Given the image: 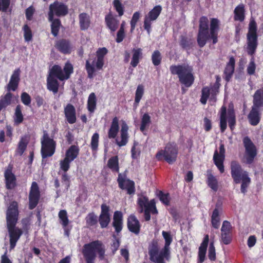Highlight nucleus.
<instances>
[{
  "label": "nucleus",
  "mask_w": 263,
  "mask_h": 263,
  "mask_svg": "<svg viewBox=\"0 0 263 263\" xmlns=\"http://www.w3.org/2000/svg\"><path fill=\"white\" fill-rule=\"evenodd\" d=\"M162 235L164 239V246L162 248V252L161 255H168L170 257V245L173 241V237L170 232H166L163 231Z\"/></svg>",
  "instance_id": "c756f323"
},
{
  "label": "nucleus",
  "mask_w": 263,
  "mask_h": 263,
  "mask_svg": "<svg viewBox=\"0 0 263 263\" xmlns=\"http://www.w3.org/2000/svg\"><path fill=\"white\" fill-rule=\"evenodd\" d=\"M12 171L13 165L9 164L4 172L5 186L8 190H13L17 186L16 177Z\"/></svg>",
  "instance_id": "aec40b11"
},
{
  "label": "nucleus",
  "mask_w": 263,
  "mask_h": 263,
  "mask_svg": "<svg viewBox=\"0 0 263 263\" xmlns=\"http://www.w3.org/2000/svg\"><path fill=\"white\" fill-rule=\"evenodd\" d=\"M64 113L67 122L72 124L77 121L76 109L74 106L70 104H67L64 108Z\"/></svg>",
  "instance_id": "393cba45"
},
{
  "label": "nucleus",
  "mask_w": 263,
  "mask_h": 263,
  "mask_svg": "<svg viewBox=\"0 0 263 263\" xmlns=\"http://www.w3.org/2000/svg\"><path fill=\"white\" fill-rule=\"evenodd\" d=\"M73 72V67L69 62H67L65 63L63 69L58 65H53L47 78V89L52 91L53 94L57 93L59 88V83L55 78L60 81L68 80Z\"/></svg>",
  "instance_id": "7ed1b4c3"
},
{
  "label": "nucleus",
  "mask_w": 263,
  "mask_h": 263,
  "mask_svg": "<svg viewBox=\"0 0 263 263\" xmlns=\"http://www.w3.org/2000/svg\"><path fill=\"white\" fill-rule=\"evenodd\" d=\"M21 70L20 68L16 69L10 77V81L7 84V90L15 91L18 86L20 81Z\"/></svg>",
  "instance_id": "a878e982"
},
{
  "label": "nucleus",
  "mask_w": 263,
  "mask_h": 263,
  "mask_svg": "<svg viewBox=\"0 0 263 263\" xmlns=\"http://www.w3.org/2000/svg\"><path fill=\"white\" fill-rule=\"evenodd\" d=\"M68 13V6L62 2L55 1L49 5L48 13V20H52L54 16L63 17Z\"/></svg>",
  "instance_id": "2eb2a0df"
},
{
  "label": "nucleus",
  "mask_w": 263,
  "mask_h": 263,
  "mask_svg": "<svg viewBox=\"0 0 263 263\" xmlns=\"http://www.w3.org/2000/svg\"><path fill=\"white\" fill-rule=\"evenodd\" d=\"M142 50L141 48H134L132 50L133 55L130 65L133 67H136L139 63L140 59L142 58Z\"/></svg>",
  "instance_id": "ea45409f"
},
{
  "label": "nucleus",
  "mask_w": 263,
  "mask_h": 263,
  "mask_svg": "<svg viewBox=\"0 0 263 263\" xmlns=\"http://www.w3.org/2000/svg\"><path fill=\"white\" fill-rule=\"evenodd\" d=\"M179 45L183 49L187 51L193 48L195 45V42L186 36L181 35Z\"/></svg>",
  "instance_id": "e433bc0d"
},
{
  "label": "nucleus",
  "mask_w": 263,
  "mask_h": 263,
  "mask_svg": "<svg viewBox=\"0 0 263 263\" xmlns=\"http://www.w3.org/2000/svg\"><path fill=\"white\" fill-rule=\"evenodd\" d=\"M98 222L102 229L107 228L110 220V214L109 213V206L105 203L101 205V213L98 218Z\"/></svg>",
  "instance_id": "412c9836"
},
{
  "label": "nucleus",
  "mask_w": 263,
  "mask_h": 263,
  "mask_svg": "<svg viewBox=\"0 0 263 263\" xmlns=\"http://www.w3.org/2000/svg\"><path fill=\"white\" fill-rule=\"evenodd\" d=\"M24 40L29 42L32 40L33 34L31 28L27 24H25L23 27Z\"/></svg>",
  "instance_id": "3c124183"
},
{
  "label": "nucleus",
  "mask_w": 263,
  "mask_h": 263,
  "mask_svg": "<svg viewBox=\"0 0 263 263\" xmlns=\"http://www.w3.org/2000/svg\"><path fill=\"white\" fill-rule=\"evenodd\" d=\"M97 97L94 92L89 94L87 103V108L90 113H93L96 109Z\"/></svg>",
  "instance_id": "c03bdc74"
},
{
  "label": "nucleus",
  "mask_w": 263,
  "mask_h": 263,
  "mask_svg": "<svg viewBox=\"0 0 263 263\" xmlns=\"http://www.w3.org/2000/svg\"><path fill=\"white\" fill-rule=\"evenodd\" d=\"M210 95V89L207 86L203 87L201 90V96L200 99L201 103L203 105L205 104Z\"/></svg>",
  "instance_id": "603ef678"
},
{
  "label": "nucleus",
  "mask_w": 263,
  "mask_h": 263,
  "mask_svg": "<svg viewBox=\"0 0 263 263\" xmlns=\"http://www.w3.org/2000/svg\"><path fill=\"white\" fill-rule=\"evenodd\" d=\"M85 220L86 224L88 227H93L98 222V217L93 212L88 213L85 217Z\"/></svg>",
  "instance_id": "8fccbe9b"
},
{
  "label": "nucleus",
  "mask_w": 263,
  "mask_h": 263,
  "mask_svg": "<svg viewBox=\"0 0 263 263\" xmlns=\"http://www.w3.org/2000/svg\"><path fill=\"white\" fill-rule=\"evenodd\" d=\"M207 181L208 185L214 191L216 192L218 190V181L216 177L212 174L211 171H207Z\"/></svg>",
  "instance_id": "4c0bfd02"
},
{
  "label": "nucleus",
  "mask_w": 263,
  "mask_h": 263,
  "mask_svg": "<svg viewBox=\"0 0 263 263\" xmlns=\"http://www.w3.org/2000/svg\"><path fill=\"white\" fill-rule=\"evenodd\" d=\"M79 151L78 146L71 145L66 150L65 158L60 161V169L63 172H67L70 168L71 162L78 157Z\"/></svg>",
  "instance_id": "ddd939ff"
},
{
  "label": "nucleus",
  "mask_w": 263,
  "mask_h": 263,
  "mask_svg": "<svg viewBox=\"0 0 263 263\" xmlns=\"http://www.w3.org/2000/svg\"><path fill=\"white\" fill-rule=\"evenodd\" d=\"M151 123V118L148 113H145L141 117L140 130L143 132Z\"/></svg>",
  "instance_id": "49530a36"
},
{
  "label": "nucleus",
  "mask_w": 263,
  "mask_h": 263,
  "mask_svg": "<svg viewBox=\"0 0 263 263\" xmlns=\"http://www.w3.org/2000/svg\"><path fill=\"white\" fill-rule=\"evenodd\" d=\"M208 257L211 261H215L216 260L215 248L213 242H211L210 243L208 250Z\"/></svg>",
  "instance_id": "680f3d73"
},
{
  "label": "nucleus",
  "mask_w": 263,
  "mask_h": 263,
  "mask_svg": "<svg viewBox=\"0 0 263 263\" xmlns=\"http://www.w3.org/2000/svg\"><path fill=\"white\" fill-rule=\"evenodd\" d=\"M24 120V116L22 112V106L17 105L15 109L14 121L15 124H20Z\"/></svg>",
  "instance_id": "de8ad7c7"
},
{
  "label": "nucleus",
  "mask_w": 263,
  "mask_h": 263,
  "mask_svg": "<svg viewBox=\"0 0 263 263\" xmlns=\"http://www.w3.org/2000/svg\"><path fill=\"white\" fill-rule=\"evenodd\" d=\"M247 52L252 57L247 71L249 75L254 74L256 69L254 54L258 46V35L257 25L255 21H251L249 25L248 32L247 35Z\"/></svg>",
  "instance_id": "20e7f679"
},
{
  "label": "nucleus",
  "mask_w": 263,
  "mask_h": 263,
  "mask_svg": "<svg viewBox=\"0 0 263 263\" xmlns=\"http://www.w3.org/2000/svg\"><path fill=\"white\" fill-rule=\"evenodd\" d=\"M219 152L217 149L214 152L213 155V161L220 173H223L224 172L223 162L225 159V148L224 144L221 143L219 145Z\"/></svg>",
  "instance_id": "6ab92c4d"
},
{
  "label": "nucleus",
  "mask_w": 263,
  "mask_h": 263,
  "mask_svg": "<svg viewBox=\"0 0 263 263\" xmlns=\"http://www.w3.org/2000/svg\"><path fill=\"white\" fill-rule=\"evenodd\" d=\"M41 154L42 159L52 156L55 152L57 142L45 131L41 139Z\"/></svg>",
  "instance_id": "1a4fd4ad"
},
{
  "label": "nucleus",
  "mask_w": 263,
  "mask_h": 263,
  "mask_svg": "<svg viewBox=\"0 0 263 263\" xmlns=\"http://www.w3.org/2000/svg\"><path fill=\"white\" fill-rule=\"evenodd\" d=\"M105 246L99 240L92 241L83 246L82 254L86 263H95L97 257L102 260L105 255Z\"/></svg>",
  "instance_id": "39448f33"
},
{
  "label": "nucleus",
  "mask_w": 263,
  "mask_h": 263,
  "mask_svg": "<svg viewBox=\"0 0 263 263\" xmlns=\"http://www.w3.org/2000/svg\"><path fill=\"white\" fill-rule=\"evenodd\" d=\"M152 61L154 66H157L161 64L162 56L160 51L158 50H155L152 55Z\"/></svg>",
  "instance_id": "6e6d98bb"
},
{
  "label": "nucleus",
  "mask_w": 263,
  "mask_h": 263,
  "mask_svg": "<svg viewBox=\"0 0 263 263\" xmlns=\"http://www.w3.org/2000/svg\"><path fill=\"white\" fill-rule=\"evenodd\" d=\"M107 53L108 50L105 47L99 48L96 51L97 59L94 57L93 59L89 58L86 60L85 69L88 78H93L97 70L102 69L104 64V57Z\"/></svg>",
  "instance_id": "6e6552de"
},
{
  "label": "nucleus",
  "mask_w": 263,
  "mask_h": 263,
  "mask_svg": "<svg viewBox=\"0 0 263 263\" xmlns=\"http://www.w3.org/2000/svg\"><path fill=\"white\" fill-rule=\"evenodd\" d=\"M59 217L61 221L63 227H66L69 223V219L66 211L65 210H60L59 212Z\"/></svg>",
  "instance_id": "864d4df0"
},
{
  "label": "nucleus",
  "mask_w": 263,
  "mask_h": 263,
  "mask_svg": "<svg viewBox=\"0 0 263 263\" xmlns=\"http://www.w3.org/2000/svg\"><path fill=\"white\" fill-rule=\"evenodd\" d=\"M159 246L157 240H153L148 247L149 259L154 263H165L164 259L168 260V255H161L162 249L159 253Z\"/></svg>",
  "instance_id": "4468645a"
},
{
  "label": "nucleus",
  "mask_w": 263,
  "mask_h": 263,
  "mask_svg": "<svg viewBox=\"0 0 263 263\" xmlns=\"http://www.w3.org/2000/svg\"><path fill=\"white\" fill-rule=\"evenodd\" d=\"M209 241V237L208 235H205L203 240L201 243L198 251V262L202 263L205 258L207 247Z\"/></svg>",
  "instance_id": "7c9ffc66"
},
{
  "label": "nucleus",
  "mask_w": 263,
  "mask_h": 263,
  "mask_svg": "<svg viewBox=\"0 0 263 263\" xmlns=\"http://www.w3.org/2000/svg\"><path fill=\"white\" fill-rule=\"evenodd\" d=\"M21 100L22 102L26 106H30L31 101V98L30 95L26 92H23L21 95Z\"/></svg>",
  "instance_id": "0e129e2a"
},
{
  "label": "nucleus",
  "mask_w": 263,
  "mask_h": 263,
  "mask_svg": "<svg viewBox=\"0 0 263 263\" xmlns=\"http://www.w3.org/2000/svg\"><path fill=\"white\" fill-rule=\"evenodd\" d=\"M79 25L81 30H87L90 26V16L85 12H83L79 15Z\"/></svg>",
  "instance_id": "f704fd0d"
},
{
  "label": "nucleus",
  "mask_w": 263,
  "mask_h": 263,
  "mask_svg": "<svg viewBox=\"0 0 263 263\" xmlns=\"http://www.w3.org/2000/svg\"><path fill=\"white\" fill-rule=\"evenodd\" d=\"M235 65V59L233 57H231L224 70V79L227 82H229L232 77L234 71Z\"/></svg>",
  "instance_id": "473e14b6"
},
{
  "label": "nucleus",
  "mask_w": 263,
  "mask_h": 263,
  "mask_svg": "<svg viewBox=\"0 0 263 263\" xmlns=\"http://www.w3.org/2000/svg\"><path fill=\"white\" fill-rule=\"evenodd\" d=\"M259 107H257L253 104L248 115L249 122L252 126H256L260 122L261 114L259 111Z\"/></svg>",
  "instance_id": "5701e85b"
},
{
  "label": "nucleus",
  "mask_w": 263,
  "mask_h": 263,
  "mask_svg": "<svg viewBox=\"0 0 263 263\" xmlns=\"http://www.w3.org/2000/svg\"><path fill=\"white\" fill-rule=\"evenodd\" d=\"M144 93V86L142 84H139L137 87V89L135 92V99L136 100V102L139 100H141Z\"/></svg>",
  "instance_id": "e2e57ef3"
},
{
  "label": "nucleus",
  "mask_w": 263,
  "mask_h": 263,
  "mask_svg": "<svg viewBox=\"0 0 263 263\" xmlns=\"http://www.w3.org/2000/svg\"><path fill=\"white\" fill-rule=\"evenodd\" d=\"M120 129L119 120L117 117L112 118L110 126L108 130L107 137L109 139L116 138Z\"/></svg>",
  "instance_id": "c85d7f7f"
},
{
  "label": "nucleus",
  "mask_w": 263,
  "mask_h": 263,
  "mask_svg": "<svg viewBox=\"0 0 263 263\" xmlns=\"http://www.w3.org/2000/svg\"><path fill=\"white\" fill-rule=\"evenodd\" d=\"M18 218V204L14 201L10 203L6 212V224L10 249H13L15 247L17 242L23 233L21 228L16 227Z\"/></svg>",
  "instance_id": "f03ea898"
},
{
  "label": "nucleus",
  "mask_w": 263,
  "mask_h": 263,
  "mask_svg": "<svg viewBox=\"0 0 263 263\" xmlns=\"http://www.w3.org/2000/svg\"><path fill=\"white\" fill-rule=\"evenodd\" d=\"M127 227L130 232L136 235L139 234L141 224L135 215L131 214L128 217L127 219Z\"/></svg>",
  "instance_id": "b1692460"
},
{
  "label": "nucleus",
  "mask_w": 263,
  "mask_h": 263,
  "mask_svg": "<svg viewBox=\"0 0 263 263\" xmlns=\"http://www.w3.org/2000/svg\"><path fill=\"white\" fill-rule=\"evenodd\" d=\"M245 18V5L242 3L237 6L234 10V20L240 22H243Z\"/></svg>",
  "instance_id": "c9c22d12"
},
{
  "label": "nucleus",
  "mask_w": 263,
  "mask_h": 263,
  "mask_svg": "<svg viewBox=\"0 0 263 263\" xmlns=\"http://www.w3.org/2000/svg\"><path fill=\"white\" fill-rule=\"evenodd\" d=\"M29 138L27 136H24L21 137L16 149V152L20 156H22L26 151L27 145L29 143Z\"/></svg>",
  "instance_id": "79ce46f5"
},
{
  "label": "nucleus",
  "mask_w": 263,
  "mask_h": 263,
  "mask_svg": "<svg viewBox=\"0 0 263 263\" xmlns=\"http://www.w3.org/2000/svg\"><path fill=\"white\" fill-rule=\"evenodd\" d=\"M227 127V107L223 105L220 109V130L223 133Z\"/></svg>",
  "instance_id": "37998d69"
},
{
  "label": "nucleus",
  "mask_w": 263,
  "mask_h": 263,
  "mask_svg": "<svg viewBox=\"0 0 263 263\" xmlns=\"http://www.w3.org/2000/svg\"><path fill=\"white\" fill-rule=\"evenodd\" d=\"M158 197L160 200L164 204L168 205L170 204V195L168 193H164L162 191H160L158 194Z\"/></svg>",
  "instance_id": "bf43d9fd"
},
{
  "label": "nucleus",
  "mask_w": 263,
  "mask_h": 263,
  "mask_svg": "<svg viewBox=\"0 0 263 263\" xmlns=\"http://www.w3.org/2000/svg\"><path fill=\"white\" fill-rule=\"evenodd\" d=\"M230 168L231 174L234 182L239 184L241 182L240 190L241 193L245 194L251 183V179L249 177L248 173L242 169L241 165L237 161H232L231 162Z\"/></svg>",
  "instance_id": "0eeeda50"
},
{
  "label": "nucleus",
  "mask_w": 263,
  "mask_h": 263,
  "mask_svg": "<svg viewBox=\"0 0 263 263\" xmlns=\"http://www.w3.org/2000/svg\"><path fill=\"white\" fill-rule=\"evenodd\" d=\"M242 143L245 148L243 162L247 164H251L257 155V147L248 136L243 138Z\"/></svg>",
  "instance_id": "9b49d317"
},
{
  "label": "nucleus",
  "mask_w": 263,
  "mask_h": 263,
  "mask_svg": "<svg viewBox=\"0 0 263 263\" xmlns=\"http://www.w3.org/2000/svg\"><path fill=\"white\" fill-rule=\"evenodd\" d=\"M178 153V147L174 143H168L164 150L158 151L156 155V158L158 161L164 159L168 163L173 164L174 163L177 157Z\"/></svg>",
  "instance_id": "9d476101"
},
{
  "label": "nucleus",
  "mask_w": 263,
  "mask_h": 263,
  "mask_svg": "<svg viewBox=\"0 0 263 263\" xmlns=\"http://www.w3.org/2000/svg\"><path fill=\"white\" fill-rule=\"evenodd\" d=\"M105 22L106 27L111 32L116 31L119 27V21L113 15L111 12L105 15Z\"/></svg>",
  "instance_id": "bb28decb"
},
{
  "label": "nucleus",
  "mask_w": 263,
  "mask_h": 263,
  "mask_svg": "<svg viewBox=\"0 0 263 263\" xmlns=\"http://www.w3.org/2000/svg\"><path fill=\"white\" fill-rule=\"evenodd\" d=\"M112 4L115 9L118 12L119 16H122L124 12V7L120 0H114Z\"/></svg>",
  "instance_id": "13d9d810"
},
{
  "label": "nucleus",
  "mask_w": 263,
  "mask_h": 263,
  "mask_svg": "<svg viewBox=\"0 0 263 263\" xmlns=\"http://www.w3.org/2000/svg\"><path fill=\"white\" fill-rule=\"evenodd\" d=\"M137 203L141 208V212L144 209V219L145 221H149L151 219V213L153 214H158L155 199H152L149 201L147 197L142 195L138 198Z\"/></svg>",
  "instance_id": "f8f14e48"
},
{
  "label": "nucleus",
  "mask_w": 263,
  "mask_h": 263,
  "mask_svg": "<svg viewBox=\"0 0 263 263\" xmlns=\"http://www.w3.org/2000/svg\"><path fill=\"white\" fill-rule=\"evenodd\" d=\"M54 47L58 51L64 54H70L73 49L70 41L66 39H61L56 41Z\"/></svg>",
  "instance_id": "4be33fe9"
},
{
  "label": "nucleus",
  "mask_w": 263,
  "mask_h": 263,
  "mask_svg": "<svg viewBox=\"0 0 263 263\" xmlns=\"http://www.w3.org/2000/svg\"><path fill=\"white\" fill-rule=\"evenodd\" d=\"M107 167L115 173H119V158L118 156H115L110 157L107 162Z\"/></svg>",
  "instance_id": "58836bf2"
},
{
  "label": "nucleus",
  "mask_w": 263,
  "mask_h": 263,
  "mask_svg": "<svg viewBox=\"0 0 263 263\" xmlns=\"http://www.w3.org/2000/svg\"><path fill=\"white\" fill-rule=\"evenodd\" d=\"M41 198V192L37 183L33 181L31 183L28 195V208L34 209L39 204Z\"/></svg>",
  "instance_id": "f3484780"
},
{
  "label": "nucleus",
  "mask_w": 263,
  "mask_h": 263,
  "mask_svg": "<svg viewBox=\"0 0 263 263\" xmlns=\"http://www.w3.org/2000/svg\"><path fill=\"white\" fill-rule=\"evenodd\" d=\"M253 103L257 107H263V89H258L255 92Z\"/></svg>",
  "instance_id": "a19ab883"
},
{
  "label": "nucleus",
  "mask_w": 263,
  "mask_h": 263,
  "mask_svg": "<svg viewBox=\"0 0 263 263\" xmlns=\"http://www.w3.org/2000/svg\"><path fill=\"white\" fill-rule=\"evenodd\" d=\"M140 17V13L139 11L134 13L132 19L130 21V32H133L135 29L136 26Z\"/></svg>",
  "instance_id": "4d7b16f0"
},
{
  "label": "nucleus",
  "mask_w": 263,
  "mask_h": 263,
  "mask_svg": "<svg viewBox=\"0 0 263 263\" xmlns=\"http://www.w3.org/2000/svg\"><path fill=\"white\" fill-rule=\"evenodd\" d=\"M221 240L224 245H229L232 241L231 232H221Z\"/></svg>",
  "instance_id": "052dcab7"
},
{
  "label": "nucleus",
  "mask_w": 263,
  "mask_h": 263,
  "mask_svg": "<svg viewBox=\"0 0 263 263\" xmlns=\"http://www.w3.org/2000/svg\"><path fill=\"white\" fill-rule=\"evenodd\" d=\"M171 73L173 75H177L179 81L186 87H191L194 83L195 78L193 68L187 64L172 65L170 67Z\"/></svg>",
  "instance_id": "423d86ee"
},
{
  "label": "nucleus",
  "mask_w": 263,
  "mask_h": 263,
  "mask_svg": "<svg viewBox=\"0 0 263 263\" xmlns=\"http://www.w3.org/2000/svg\"><path fill=\"white\" fill-rule=\"evenodd\" d=\"M117 182L119 187L122 190H126L127 194H135L136 191L135 182L127 178L126 172L118 174Z\"/></svg>",
  "instance_id": "dca6fc26"
},
{
  "label": "nucleus",
  "mask_w": 263,
  "mask_h": 263,
  "mask_svg": "<svg viewBox=\"0 0 263 263\" xmlns=\"http://www.w3.org/2000/svg\"><path fill=\"white\" fill-rule=\"evenodd\" d=\"M10 4V0H0V11L6 12Z\"/></svg>",
  "instance_id": "774afa93"
},
{
  "label": "nucleus",
  "mask_w": 263,
  "mask_h": 263,
  "mask_svg": "<svg viewBox=\"0 0 263 263\" xmlns=\"http://www.w3.org/2000/svg\"><path fill=\"white\" fill-rule=\"evenodd\" d=\"M162 11V7L160 5L155 6L144 17L143 27L149 34L152 31V22L157 19Z\"/></svg>",
  "instance_id": "a211bd4d"
},
{
  "label": "nucleus",
  "mask_w": 263,
  "mask_h": 263,
  "mask_svg": "<svg viewBox=\"0 0 263 263\" xmlns=\"http://www.w3.org/2000/svg\"><path fill=\"white\" fill-rule=\"evenodd\" d=\"M220 28V21L217 18H211L209 21L207 16H201L199 21L197 42L200 48L203 47L206 43L212 40V44L218 42V32Z\"/></svg>",
  "instance_id": "f257e3e1"
},
{
  "label": "nucleus",
  "mask_w": 263,
  "mask_h": 263,
  "mask_svg": "<svg viewBox=\"0 0 263 263\" xmlns=\"http://www.w3.org/2000/svg\"><path fill=\"white\" fill-rule=\"evenodd\" d=\"M228 119L229 127L231 131L235 128L236 125V117L234 110L233 109H229L228 111Z\"/></svg>",
  "instance_id": "09e8293b"
},
{
  "label": "nucleus",
  "mask_w": 263,
  "mask_h": 263,
  "mask_svg": "<svg viewBox=\"0 0 263 263\" xmlns=\"http://www.w3.org/2000/svg\"><path fill=\"white\" fill-rule=\"evenodd\" d=\"M51 22V33L54 36H58L60 27L62 26L61 20L59 18H54L52 20H48Z\"/></svg>",
  "instance_id": "a18cd8bd"
},
{
  "label": "nucleus",
  "mask_w": 263,
  "mask_h": 263,
  "mask_svg": "<svg viewBox=\"0 0 263 263\" xmlns=\"http://www.w3.org/2000/svg\"><path fill=\"white\" fill-rule=\"evenodd\" d=\"M35 12V9L32 6L27 8L25 10V15L26 19L28 21H31L32 19L33 15Z\"/></svg>",
  "instance_id": "338daca9"
},
{
  "label": "nucleus",
  "mask_w": 263,
  "mask_h": 263,
  "mask_svg": "<svg viewBox=\"0 0 263 263\" xmlns=\"http://www.w3.org/2000/svg\"><path fill=\"white\" fill-rule=\"evenodd\" d=\"M62 182L65 185L66 190L70 187V177L68 175L67 172H64L61 176Z\"/></svg>",
  "instance_id": "69168bd1"
},
{
  "label": "nucleus",
  "mask_w": 263,
  "mask_h": 263,
  "mask_svg": "<svg viewBox=\"0 0 263 263\" xmlns=\"http://www.w3.org/2000/svg\"><path fill=\"white\" fill-rule=\"evenodd\" d=\"M222 212L221 208H218V204H216V207L213 210L211 215V224L212 226L216 229H218L220 224V214Z\"/></svg>",
  "instance_id": "72a5a7b5"
},
{
  "label": "nucleus",
  "mask_w": 263,
  "mask_h": 263,
  "mask_svg": "<svg viewBox=\"0 0 263 263\" xmlns=\"http://www.w3.org/2000/svg\"><path fill=\"white\" fill-rule=\"evenodd\" d=\"M128 126L125 122L122 124L121 129V141H119L116 140V144L119 147H122L126 145L128 141Z\"/></svg>",
  "instance_id": "2f4dec72"
},
{
  "label": "nucleus",
  "mask_w": 263,
  "mask_h": 263,
  "mask_svg": "<svg viewBox=\"0 0 263 263\" xmlns=\"http://www.w3.org/2000/svg\"><path fill=\"white\" fill-rule=\"evenodd\" d=\"M123 214L121 211H115L113 216L112 226L117 233H120L123 229Z\"/></svg>",
  "instance_id": "cd10ccee"
},
{
  "label": "nucleus",
  "mask_w": 263,
  "mask_h": 263,
  "mask_svg": "<svg viewBox=\"0 0 263 263\" xmlns=\"http://www.w3.org/2000/svg\"><path fill=\"white\" fill-rule=\"evenodd\" d=\"M99 135L98 133H95L91 137L90 146L93 152H96L98 149Z\"/></svg>",
  "instance_id": "5fc2aeb1"
}]
</instances>
